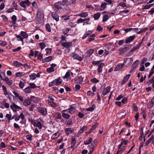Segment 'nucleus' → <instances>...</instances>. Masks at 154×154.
<instances>
[{
	"label": "nucleus",
	"instance_id": "obj_1",
	"mask_svg": "<svg viewBox=\"0 0 154 154\" xmlns=\"http://www.w3.org/2000/svg\"><path fill=\"white\" fill-rule=\"evenodd\" d=\"M9 100L11 101V103H13L12 104L11 106V108L14 112H16L17 109H22L21 107L17 106L16 104L14 103L15 102L13 100L12 101L11 99Z\"/></svg>",
	"mask_w": 154,
	"mask_h": 154
},
{
	"label": "nucleus",
	"instance_id": "obj_2",
	"mask_svg": "<svg viewBox=\"0 0 154 154\" xmlns=\"http://www.w3.org/2000/svg\"><path fill=\"white\" fill-rule=\"evenodd\" d=\"M65 4L61 1H59L54 3V5L55 9L59 10L62 9V5L63 6Z\"/></svg>",
	"mask_w": 154,
	"mask_h": 154
},
{
	"label": "nucleus",
	"instance_id": "obj_3",
	"mask_svg": "<svg viewBox=\"0 0 154 154\" xmlns=\"http://www.w3.org/2000/svg\"><path fill=\"white\" fill-rule=\"evenodd\" d=\"M38 112L42 115H46L47 114V109L44 108L39 107L38 108Z\"/></svg>",
	"mask_w": 154,
	"mask_h": 154
},
{
	"label": "nucleus",
	"instance_id": "obj_4",
	"mask_svg": "<svg viewBox=\"0 0 154 154\" xmlns=\"http://www.w3.org/2000/svg\"><path fill=\"white\" fill-rule=\"evenodd\" d=\"M135 38V36L134 35L127 38L125 41L126 43L127 44L131 42L134 40Z\"/></svg>",
	"mask_w": 154,
	"mask_h": 154
},
{
	"label": "nucleus",
	"instance_id": "obj_5",
	"mask_svg": "<svg viewBox=\"0 0 154 154\" xmlns=\"http://www.w3.org/2000/svg\"><path fill=\"white\" fill-rule=\"evenodd\" d=\"M61 45L63 47L66 48H68L72 46V43L71 42H63L62 43Z\"/></svg>",
	"mask_w": 154,
	"mask_h": 154
},
{
	"label": "nucleus",
	"instance_id": "obj_6",
	"mask_svg": "<svg viewBox=\"0 0 154 154\" xmlns=\"http://www.w3.org/2000/svg\"><path fill=\"white\" fill-rule=\"evenodd\" d=\"M72 57L75 59H76L80 61H81L83 60L82 57L77 54L73 53L72 54Z\"/></svg>",
	"mask_w": 154,
	"mask_h": 154
},
{
	"label": "nucleus",
	"instance_id": "obj_7",
	"mask_svg": "<svg viewBox=\"0 0 154 154\" xmlns=\"http://www.w3.org/2000/svg\"><path fill=\"white\" fill-rule=\"evenodd\" d=\"M51 16L57 22L59 21V16L57 13L56 12H52Z\"/></svg>",
	"mask_w": 154,
	"mask_h": 154
},
{
	"label": "nucleus",
	"instance_id": "obj_8",
	"mask_svg": "<svg viewBox=\"0 0 154 154\" xmlns=\"http://www.w3.org/2000/svg\"><path fill=\"white\" fill-rule=\"evenodd\" d=\"M65 131L67 135L70 134L74 131V129L70 128H66L65 129Z\"/></svg>",
	"mask_w": 154,
	"mask_h": 154
},
{
	"label": "nucleus",
	"instance_id": "obj_9",
	"mask_svg": "<svg viewBox=\"0 0 154 154\" xmlns=\"http://www.w3.org/2000/svg\"><path fill=\"white\" fill-rule=\"evenodd\" d=\"M110 89V87L109 86L106 87L103 91L102 93L103 95L104 96L106 95L109 92Z\"/></svg>",
	"mask_w": 154,
	"mask_h": 154
},
{
	"label": "nucleus",
	"instance_id": "obj_10",
	"mask_svg": "<svg viewBox=\"0 0 154 154\" xmlns=\"http://www.w3.org/2000/svg\"><path fill=\"white\" fill-rule=\"evenodd\" d=\"M74 105V104H72L70 105V108L69 109V113L71 114H73L76 110L75 108L73 106Z\"/></svg>",
	"mask_w": 154,
	"mask_h": 154
},
{
	"label": "nucleus",
	"instance_id": "obj_11",
	"mask_svg": "<svg viewBox=\"0 0 154 154\" xmlns=\"http://www.w3.org/2000/svg\"><path fill=\"white\" fill-rule=\"evenodd\" d=\"M54 80L55 81V85L56 86H58L62 83V80L60 77Z\"/></svg>",
	"mask_w": 154,
	"mask_h": 154
},
{
	"label": "nucleus",
	"instance_id": "obj_12",
	"mask_svg": "<svg viewBox=\"0 0 154 154\" xmlns=\"http://www.w3.org/2000/svg\"><path fill=\"white\" fill-rule=\"evenodd\" d=\"M37 17L41 19L44 17L43 11L41 10H38L37 14Z\"/></svg>",
	"mask_w": 154,
	"mask_h": 154
},
{
	"label": "nucleus",
	"instance_id": "obj_13",
	"mask_svg": "<svg viewBox=\"0 0 154 154\" xmlns=\"http://www.w3.org/2000/svg\"><path fill=\"white\" fill-rule=\"evenodd\" d=\"M87 128L88 127L87 125L84 126L79 130L78 134H82L87 129Z\"/></svg>",
	"mask_w": 154,
	"mask_h": 154
},
{
	"label": "nucleus",
	"instance_id": "obj_14",
	"mask_svg": "<svg viewBox=\"0 0 154 154\" xmlns=\"http://www.w3.org/2000/svg\"><path fill=\"white\" fill-rule=\"evenodd\" d=\"M139 62V60H137L135 61L131 66L132 69V70H134L136 68V66Z\"/></svg>",
	"mask_w": 154,
	"mask_h": 154
},
{
	"label": "nucleus",
	"instance_id": "obj_15",
	"mask_svg": "<svg viewBox=\"0 0 154 154\" xmlns=\"http://www.w3.org/2000/svg\"><path fill=\"white\" fill-rule=\"evenodd\" d=\"M124 63H120L118 64L114 70V71H119L124 66Z\"/></svg>",
	"mask_w": 154,
	"mask_h": 154
},
{
	"label": "nucleus",
	"instance_id": "obj_16",
	"mask_svg": "<svg viewBox=\"0 0 154 154\" xmlns=\"http://www.w3.org/2000/svg\"><path fill=\"white\" fill-rule=\"evenodd\" d=\"M53 59V57L51 56H49L46 57L45 59L42 60V63H44L46 62H48L51 61Z\"/></svg>",
	"mask_w": 154,
	"mask_h": 154
},
{
	"label": "nucleus",
	"instance_id": "obj_17",
	"mask_svg": "<svg viewBox=\"0 0 154 154\" xmlns=\"http://www.w3.org/2000/svg\"><path fill=\"white\" fill-rule=\"evenodd\" d=\"M60 136V134L58 132H57L53 134L51 137V139L53 140H55L58 138Z\"/></svg>",
	"mask_w": 154,
	"mask_h": 154
},
{
	"label": "nucleus",
	"instance_id": "obj_18",
	"mask_svg": "<svg viewBox=\"0 0 154 154\" xmlns=\"http://www.w3.org/2000/svg\"><path fill=\"white\" fill-rule=\"evenodd\" d=\"M104 66V64L103 63H101L98 65L97 71L100 73H101L102 71V69L103 66Z\"/></svg>",
	"mask_w": 154,
	"mask_h": 154
},
{
	"label": "nucleus",
	"instance_id": "obj_19",
	"mask_svg": "<svg viewBox=\"0 0 154 154\" xmlns=\"http://www.w3.org/2000/svg\"><path fill=\"white\" fill-rule=\"evenodd\" d=\"M130 76V75H127L123 79L121 82V84L122 85L124 84L125 82L127 81L129 79Z\"/></svg>",
	"mask_w": 154,
	"mask_h": 154
},
{
	"label": "nucleus",
	"instance_id": "obj_20",
	"mask_svg": "<svg viewBox=\"0 0 154 154\" xmlns=\"http://www.w3.org/2000/svg\"><path fill=\"white\" fill-rule=\"evenodd\" d=\"M13 64L17 67H20L23 65L22 63L16 60L14 61Z\"/></svg>",
	"mask_w": 154,
	"mask_h": 154
},
{
	"label": "nucleus",
	"instance_id": "obj_21",
	"mask_svg": "<svg viewBox=\"0 0 154 154\" xmlns=\"http://www.w3.org/2000/svg\"><path fill=\"white\" fill-rule=\"evenodd\" d=\"M20 35H21L23 38H24L27 39L28 37V35L27 34L26 32L21 31L20 32Z\"/></svg>",
	"mask_w": 154,
	"mask_h": 154
},
{
	"label": "nucleus",
	"instance_id": "obj_22",
	"mask_svg": "<svg viewBox=\"0 0 154 154\" xmlns=\"http://www.w3.org/2000/svg\"><path fill=\"white\" fill-rule=\"evenodd\" d=\"M4 81H5L6 84L9 86L11 85L12 84V81L10 80L8 77H5Z\"/></svg>",
	"mask_w": 154,
	"mask_h": 154
},
{
	"label": "nucleus",
	"instance_id": "obj_23",
	"mask_svg": "<svg viewBox=\"0 0 154 154\" xmlns=\"http://www.w3.org/2000/svg\"><path fill=\"white\" fill-rule=\"evenodd\" d=\"M62 112V116L63 118L67 119H69V118L70 117V115L67 113H66L64 112Z\"/></svg>",
	"mask_w": 154,
	"mask_h": 154
},
{
	"label": "nucleus",
	"instance_id": "obj_24",
	"mask_svg": "<svg viewBox=\"0 0 154 154\" xmlns=\"http://www.w3.org/2000/svg\"><path fill=\"white\" fill-rule=\"evenodd\" d=\"M107 5V3L106 2H104L102 3L101 5V8L100 9V10L101 11L104 10L106 7V6Z\"/></svg>",
	"mask_w": 154,
	"mask_h": 154
},
{
	"label": "nucleus",
	"instance_id": "obj_25",
	"mask_svg": "<svg viewBox=\"0 0 154 154\" xmlns=\"http://www.w3.org/2000/svg\"><path fill=\"white\" fill-rule=\"evenodd\" d=\"M34 126L38 127V129H41L42 127V125L40 122H38L37 123H35Z\"/></svg>",
	"mask_w": 154,
	"mask_h": 154
},
{
	"label": "nucleus",
	"instance_id": "obj_26",
	"mask_svg": "<svg viewBox=\"0 0 154 154\" xmlns=\"http://www.w3.org/2000/svg\"><path fill=\"white\" fill-rule=\"evenodd\" d=\"M83 78L81 76H79L76 80L77 83L79 84H82L83 82Z\"/></svg>",
	"mask_w": 154,
	"mask_h": 154
},
{
	"label": "nucleus",
	"instance_id": "obj_27",
	"mask_svg": "<svg viewBox=\"0 0 154 154\" xmlns=\"http://www.w3.org/2000/svg\"><path fill=\"white\" fill-rule=\"evenodd\" d=\"M154 138V136L152 135L150 138H149L147 140L146 142L145 143V145L146 146L148 145L153 140Z\"/></svg>",
	"mask_w": 154,
	"mask_h": 154
},
{
	"label": "nucleus",
	"instance_id": "obj_28",
	"mask_svg": "<svg viewBox=\"0 0 154 154\" xmlns=\"http://www.w3.org/2000/svg\"><path fill=\"white\" fill-rule=\"evenodd\" d=\"M129 50V48L128 47H125L124 48H121L119 51H121L122 53H123L124 52L127 51Z\"/></svg>",
	"mask_w": 154,
	"mask_h": 154
},
{
	"label": "nucleus",
	"instance_id": "obj_29",
	"mask_svg": "<svg viewBox=\"0 0 154 154\" xmlns=\"http://www.w3.org/2000/svg\"><path fill=\"white\" fill-rule=\"evenodd\" d=\"M88 14L86 12H83L78 14V15L82 17H85L88 16Z\"/></svg>",
	"mask_w": 154,
	"mask_h": 154
},
{
	"label": "nucleus",
	"instance_id": "obj_30",
	"mask_svg": "<svg viewBox=\"0 0 154 154\" xmlns=\"http://www.w3.org/2000/svg\"><path fill=\"white\" fill-rule=\"evenodd\" d=\"M25 75L26 73L24 72H20L16 73V76L17 77H19L20 76H23Z\"/></svg>",
	"mask_w": 154,
	"mask_h": 154
},
{
	"label": "nucleus",
	"instance_id": "obj_31",
	"mask_svg": "<svg viewBox=\"0 0 154 154\" xmlns=\"http://www.w3.org/2000/svg\"><path fill=\"white\" fill-rule=\"evenodd\" d=\"M100 16V13H97L94 14V18L95 20H97L99 18Z\"/></svg>",
	"mask_w": 154,
	"mask_h": 154
},
{
	"label": "nucleus",
	"instance_id": "obj_32",
	"mask_svg": "<svg viewBox=\"0 0 154 154\" xmlns=\"http://www.w3.org/2000/svg\"><path fill=\"white\" fill-rule=\"evenodd\" d=\"M95 107V106L93 104L92 106L91 107L87 108L86 109V110L88 111L92 112L94 110Z\"/></svg>",
	"mask_w": 154,
	"mask_h": 154
},
{
	"label": "nucleus",
	"instance_id": "obj_33",
	"mask_svg": "<svg viewBox=\"0 0 154 154\" xmlns=\"http://www.w3.org/2000/svg\"><path fill=\"white\" fill-rule=\"evenodd\" d=\"M24 91L25 93L26 94H29L31 92V89L29 86L27 87L24 89Z\"/></svg>",
	"mask_w": 154,
	"mask_h": 154
},
{
	"label": "nucleus",
	"instance_id": "obj_34",
	"mask_svg": "<svg viewBox=\"0 0 154 154\" xmlns=\"http://www.w3.org/2000/svg\"><path fill=\"white\" fill-rule=\"evenodd\" d=\"M45 29L47 32H51V29L50 27V26L48 23H47L46 24Z\"/></svg>",
	"mask_w": 154,
	"mask_h": 154
},
{
	"label": "nucleus",
	"instance_id": "obj_35",
	"mask_svg": "<svg viewBox=\"0 0 154 154\" xmlns=\"http://www.w3.org/2000/svg\"><path fill=\"white\" fill-rule=\"evenodd\" d=\"M15 35L16 36L17 38V41H21L22 42H23V38L20 35H18L17 34H15Z\"/></svg>",
	"mask_w": 154,
	"mask_h": 154
},
{
	"label": "nucleus",
	"instance_id": "obj_36",
	"mask_svg": "<svg viewBox=\"0 0 154 154\" xmlns=\"http://www.w3.org/2000/svg\"><path fill=\"white\" fill-rule=\"evenodd\" d=\"M31 103V101L29 99H27L25 100L23 103L24 106H26L29 105Z\"/></svg>",
	"mask_w": 154,
	"mask_h": 154
},
{
	"label": "nucleus",
	"instance_id": "obj_37",
	"mask_svg": "<svg viewBox=\"0 0 154 154\" xmlns=\"http://www.w3.org/2000/svg\"><path fill=\"white\" fill-rule=\"evenodd\" d=\"M66 123L67 125L68 126H71L73 124L72 119H70L68 120H66Z\"/></svg>",
	"mask_w": 154,
	"mask_h": 154
},
{
	"label": "nucleus",
	"instance_id": "obj_38",
	"mask_svg": "<svg viewBox=\"0 0 154 154\" xmlns=\"http://www.w3.org/2000/svg\"><path fill=\"white\" fill-rule=\"evenodd\" d=\"M12 20V23L13 24H15L17 20V17L15 15H13L11 17Z\"/></svg>",
	"mask_w": 154,
	"mask_h": 154
},
{
	"label": "nucleus",
	"instance_id": "obj_39",
	"mask_svg": "<svg viewBox=\"0 0 154 154\" xmlns=\"http://www.w3.org/2000/svg\"><path fill=\"white\" fill-rule=\"evenodd\" d=\"M39 45L41 50L43 49L46 47L45 44L44 42H40Z\"/></svg>",
	"mask_w": 154,
	"mask_h": 154
},
{
	"label": "nucleus",
	"instance_id": "obj_40",
	"mask_svg": "<svg viewBox=\"0 0 154 154\" xmlns=\"http://www.w3.org/2000/svg\"><path fill=\"white\" fill-rule=\"evenodd\" d=\"M92 138L91 137H90L88 140L84 141V144L85 145L89 144L92 142Z\"/></svg>",
	"mask_w": 154,
	"mask_h": 154
},
{
	"label": "nucleus",
	"instance_id": "obj_41",
	"mask_svg": "<svg viewBox=\"0 0 154 154\" xmlns=\"http://www.w3.org/2000/svg\"><path fill=\"white\" fill-rule=\"evenodd\" d=\"M109 19V17L107 14H105L104 15L103 17V20L102 21L103 22H104L105 21H107Z\"/></svg>",
	"mask_w": 154,
	"mask_h": 154
},
{
	"label": "nucleus",
	"instance_id": "obj_42",
	"mask_svg": "<svg viewBox=\"0 0 154 154\" xmlns=\"http://www.w3.org/2000/svg\"><path fill=\"white\" fill-rule=\"evenodd\" d=\"M91 82L94 83H97L99 82V81L95 78L91 79L90 80Z\"/></svg>",
	"mask_w": 154,
	"mask_h": 154
},
{
	"label": "nucleus",
	"instance_id": "obj_43",
	"mask_svg": "<svg viewBox=\"0 0 154 154\" xmlns=\"http://www.w3.org/2000/svg\"><path fill=\"white\" fill-rule=\"evenodd\" d=\"M29 76L32 80H34L36 78V74L35 73L31 74Z\"/></svg>",
	"mask_w": 154,
	"mask_h": 154
},
{
	"label": "nucleus",
	"instance_id": "obj_44",
	"mask_svg": "<svg viewBox=\"0 0 154 154\" xmlns=\"http://www.w3.org/2000/svg\"><path fill=\"white\" fill-rule=\"evenodd\" d=\"M54 69H53L51 67L47 68L46 70V72L49 73L54 72Z\"/></svg>",
	"mask_w": 154,
	"mask_h": 154
},
{
	"label": "nucleus",
	"instance_id": "obj_45",
	"mask_svg": "<svg viewBox=\"0 0 154 154\" xmlns=\"http://www.w3.org/2000/svg\"><path fill=\"white\" fill-rule=\"evenodd\" d=\"M45 50L46 51V54L48 55V54H49L51 53L52 49L51 48H47L45 49Z\"/></svg>",
	"mask_w": 154,
	"mask_h": 154
},
{
	"label": "nucleus",
	"instance_id": "obj_46",
	"mask_svg": "<svg viewBox=\"0 0 154 154\" xmlns=\"http://www.w3.org/2000/svg\"><path fill=\"white\" fill-rule=\"evenodd\" d=\"M98 124V123H95L93 125L91 128L90 129V131H92L95 129L97 126Z\"/></svg>",
	"mask_w": 154,
	"mask_h": 154
},
{
	"label": "nucleus",
	"instance_id": "obj_47",
	"mask_svg": "<svg viewBox=\"0 0 154 154\" xmlns=\"http://www.w3.org/2000/svg\"><path fill=\"white\" fill-rule=\"evenodd\" d=\"M23 2L25 5L27 6H30L31 5V3L29 0H25Z\"/></svg>",
	"mask_w": 154,
	"mask_h": 154
},
{
	"label": "nucleus",
	"instance_id": "obj_48",
	"mask_svg": "<svg viewBox=\"0 0 154 154\" xmlns=\"http://www.w3.org/2000/svg\"><path fill=\"white\" fill-rule=\"evenodd\" d=\"M7 45L6 42L5 41L2 40H0V45L4 47Z\"/></svg>",
	"mask_w": 154,
	"mask_h": 154
},
{
	"label": "nucleus",
	"instance_id": "obj_49",
	"mask_svg": "<svg viewBox=\"0 0 154 154\" xmlns=\"http://www.w3.org/2000/svg\"><path fill=\"white\" fill-rule=\"evenodd\" d=\"M29 87L31 88L34 89L36 88L35 84L34 83H30L29 84Z\"/></svg>",
	"mask_w": 154,
	"mask_h": 154
},
{
	"label": "nucleus",
	"instance_id": "obj_50",
	"mask_svg": "<svg viewBox=\"0 0 154 154\" xmlns=\"http://www.w3.org/2000/svg\"><path fill=\"white\" fill-rule=\"evenodd\" d=\"M12 97L14 99H17L16 97H17V98L21 101H22L23 100V98L22 97H9V99H11Z\"/></svg>",
	"mask_w": 154,
	"mask_h": 154
},
{
	"label": "nucleus",
	"instance_id": "obj_51",
	"mask_svg": "<svg viewBox=\"0 0 154 154\" xmlns=\"http://www.w3.org/2000/svg\"><path fill=\"white\" fill-rule=\"evenodd\" d=\"M2 88L3 90L4 94L6 95L7 94V92L6 87L4 85L2 86Z\"/></svg>",
	"mask_w": 154,
	"mask_h": 154
},
{
	"label": "nucleus",
	"instance_id": "obj_52",
	"mask_svg": "<svg viewBox=\"0 0 154 154\" xmlns=\"http://www.w3.org/2000/svg\"><path fill=\"white\" fill-rule=\"evenodd\" d=\"M62 17L63 18L64 20H69V16L66 15H63L62 16Z\"/></svg>",
	"mask_w": 154,
	"mask_h": 154
},
{
	"label": "nucleus",
	"instance_id": "obj_53",
	"mask_svg": "<svg viewBox=\"0 0 154 154\" xmlns=\"http://www.w3.org/2000/svg\"><path fill=\"white\" fill-rule=\"evenodd\" d=\"M154 73V69L152 68L151 69V71L150 72L148 76L149 78H150L151 75Z\"/></svg>",
	"mask_w": 154,
	"mask_h": 154
},
{
	"label": "nucleus",
	"instance_id": "obj_54",
	"mask_svg": "<svg viewBox=\"0 0 154 154\" xmlns=\"http://www.w3.org/2000/svg\"><path fill=\"white\" fill-rule=\"evenodd\" d=\"M94 52V49H91L88 50L87 52L89 55H91Z\"/></svg>",
	"mask_w": 154,
	"mask_h": 154
},
{
	"label": "nucleus",
	"instance_id": "obj_55",
	"mask_svg": "<svg viewBox=\"0 0 154 154\" xmlns=\"http://www.w3.org/2000/svg\"><path fill=\"white\" fill-rule=\"evenodd\" d=\"M43 54H39L37 57V59L40 60H41L43 58Z\"/></svg>",
	"mask_w": 154,
	"mask_h": 154
},
{
	"label": "nucleus",
	"instance_id": "obj_56",
	"mask_svg": "<svg viewBox=\"0 0 154 154\" xmlns=\"http://www.w3.org/2000/svg\"><path fill=\"white\" fill-rule=\"evenodd\" d=\"M55 81L54 80L51 82H50L48 86L49 87H51L52 86H53L55 85Z\"/></svg>",
	"mask_w": 154,
	"mask_h": 154
},
{
	"label": "nucleus",
	"instance_id": "obj_57",
	"mask_svg": "<svg viewBox=\"0 0 154 154\" xmlns=\"http://www.w3.org/2000/svg\"><path fill=\"white\" fill-rule=\"evenodd\" d=\"M12 4L13 5V6L15 8V10H17V8H18V6L17 5V3L15 1H14L13 2Z\"/></svg>",
	"mask_w": 154,
	"mask_h": 154
},
{
	"label": "nucleus",
	"instance_id": "obj_58",
	"mask_svg": "<svg viewBox=\"0 0 154 154\" xmlns=\"http://www.w3.org/2000/svg\"><path fill=\"white\" fill-rule=\"evenodd\" d=\"M24 86V82L22 81H20L19 84V86L20 88L22 89L23 87Z\"/></svg>",
	"mask_w": 154,
	"mask_h": 154
},
{
	"label": "nucleus",
	"instance_id": "obj_59",
	"mask_svg": "<svg viewBox=\"0 0 154 154\" xmlns=\"http://www.w3.org/2000/svg\"><path fill=\"white\" fill-rule=\"evenodd\" d=\"M1 17L2 18L3 20L5 22H7L8 20V17L4 15H2L1 16Z\"/></svg>",
	"mask_w": 154,
	"mask_h": 154
},
{
	"label": "nucleus",
	"instance_id": "obj_60",
	"mask_svg": "<svg viewBox=\"0 0 154 154\" xmlns=\"http://www.w3.org/2000/svg\"><path fill=\"white\" fill-rule=\"evenodd\" d=\"M119 5L123 8L126 7H127L126 4L122 2H121L119 3Z\"/></svg>",
	"mask_w": 154,
	"mask_h": 154
},
{
	"label": "nucleus",
	"instance_id": "obj_61",
	"mask_svg": "<svg viewBox=\"0 0 154 154\" xmlns=\"http://www.w3.org/2000/svg\"><path fill=\"white\" fill-rule=\"evenodd\" d=\"M21 49V47H18L16 48L13 49H12V51L13 52H17L19 51Z\"/></svg>",
	"mask_w": 154,
	"mask_h": 154
},
{
	"label": "nucleus",
	"instance_id": "obj_62",
	"mask_svg": "<svg viewBox=\"0 0 154 154\" xmlns=\"http://www.w3.org/2000/svg\"><path fill=\"white\" fill-rule=\"evenodd\" d=\"M70 76V73L69 72H67L64 76L63 77V79H66L69 77Z\"/></svg>",
	"mask_w": 154,
	"mask_h": 154
},
{
	"label": "nucleus",
	"instance_id": "obj_63",
	"mask_svg": "<svg viewBox=\"0 0 154 154\" xmlns=\"http://www.w3.org/2000/svg\"><path fill=\"white\" fill-rule=\"evenodd\" d=\"M18 116L20 119L22 120H23L24 119V116L23 112L20 113L19 116Z\"/></svg>",
	"mask_w": 154,
	"mask_h": 154
},
{
	"label": "nucleus",
	"instance_id": "obj_64",
	"mask_svg": "<svg viewBox=\"0 0 154 154\" xmlns=\"http://www.w3.org/2000/svg\"><path fill=\"white\" fill-rule=\"evenodd\" d=\"M26 139L29 141H31L32 140V135L31 134L28 135L26 136Z\"/></svg>",
	"mask_w": 154,
	"mask_h": 154
}]
</instances>
